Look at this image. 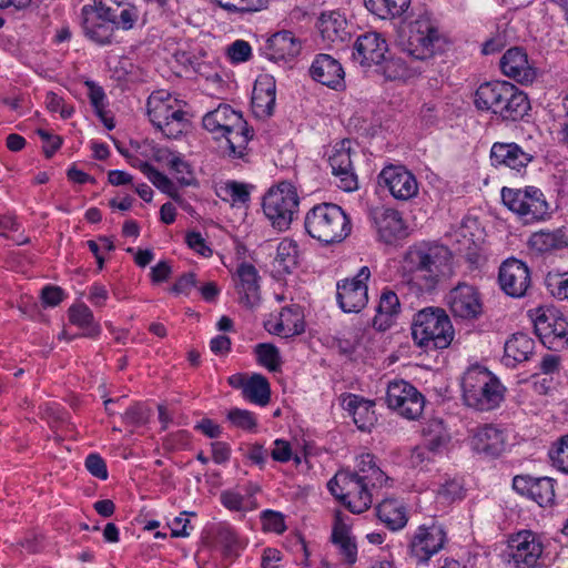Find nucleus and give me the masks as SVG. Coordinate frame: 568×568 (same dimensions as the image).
<instances>
[{
	"instance_id": "47",
	"label": "nucleus",
	"mask_w": 568,
	"mask_h": 568,
	"mask_svg": "<svg viewBox=\"0 0 568 568\" xmlns=\"http://www.w3.org/2000/svg\"><path fill=\"white\" fill-rule=\"evenodd\" d=\"M298 260V245L290 239H283L276 250L275 261L282 266V270L286 273H291L296 267Z\"/></svg>"
},
{
	"instance_id": "16",
	"label": "nucleus",
	"mask_w": 568,
	"mask_h": 568,
	"mask_svg": "<svg viewBox=\"0 0 568 568\" xmlns=\"http://www.w3.org/2000/svg\"><path fill=\"white\" fill-rule=\"evenodd\" d=\"M371 271L362 266L352 278H344L336 284V301L344 313H358L368 302L367 282Z\"/></svg>"
},
{
	"instance_id": "51",
	"label": "nucleus",
	"mask_w": 568,
	"mask_h": 568,
	"mask_svg": "<svg viewBox=\"0 0 568 568\" xmlns=\"http://www.w3.org/2000/svg\"><path fill=\"white\" fill-rule=\"evenodd\" d=\"M85 85L89 89L88 97L95 114L106 124L108 100L104 90L93 81H87Z\"/></svg>"
},
{
	"instance_id": "20",
	"label": "nucleus",
	"mask_w": 568,
	"mask_h": 568,
	"mask_svg": "<svg viewBox=\"0 0 568 568\" xmlns=\"http://www.w3.org/2000/svg\"><path fill=\"white\" fill-rule=\"evenodd\" d=\"M387 51V42L379 33L366 32L354 42L352 59L365 72H369L381 65Z\"/></svg>"
},
{
	"instance_id": "12",
	"label": "nucleus",
	"mask_w": 568,
	"mask_h": 568,
	"mask_svg": "<svg viewBox=\"0 0 568 568\" xmlns=\"http://www.w3.org/2000/svg\"><path fill=\"white\" fill-rule=\"evenodd\" d=\"M503 203L524 224H534L546 221L551 215V207L544 192L536 186L523 189H501Z\"/></svg>"
},
{
	"instance_id": "55",
	"label": "nucleus",
	"mask_w": 568,
	"mask_h": 568,
	"mask_svg": "<svg viewBox=\"0 0 568 568\" xmlns=\"http://www.w3.org/2000/svg\"><path fill=\"white\" fill-rule=\"evenodd\" d=\"M169 169L174 173L176 180L181 184H191V181L193 179L191 166L181 153L176 152L174 159L171 160Z\"/></svg>"
},
{
	"instance_id": "56",
	"label": "nucleus",
	"mask_w": 568,
	"mask_h": 568,
	"mask_svg": "<svg viewBox=\"0 0 568 568\" xmlns=\"http://www.w3.org/2000/svg\"><path fill=\"white\" fill-rule=\"evenodd\" d=\"M190 515L195 516V513L183 511L169 524L172 537L184 538L191 535L194 527L190 523Z\"/></svg>"
},
{
	"instance_id": "54",
	"label": "nucleus",
	"mask_w": 568,
	"mask_h": 568,
	"mask_svg": "<svg viewBox=\"0 0 568 568\" xmlns=\"http://www.w3.org/2000/svg\"><path fill=\"white\" fill-rule=\"evenodd\" d=\"M148 180L161 192L168 194L173 200H178V194L174 183L162 172L156 170L154 166L146 175Z\"/></svg>"
},
{
	"instance_id": "62",
	"label": "nucleus",
	"mask_w": 568,
	"mask_h": 568,
	"mask_svg": "<svg viewBox=\"0 0 568 568\" xmlns=\"http://www.w3.org/2000/svg\"><path fill=\"white\" fill-rule=\"evenodd\" d=\"M439 496L447 501L464 497V487L458 479H448L439 488Z\"/></svg>"
},
{
	"instance_id": "31",
	"label": "nucleus",
	"mask_w": 568,
	"mask_h": 568,
	"mask_svg": "<svg viewBox=\"0 0 568 568\" xmlns=\"http://www.w3.org/2000/svg\"><path fill=\"white\" fill-rule=\"evenodd\" d=\"M313 80L334 90L345 88V72L341 62L329 54H317L310 68Z\"/></svg>"
},
{
	"instance_id": "29",
	"label": "nucleus",
	"mask_w": 568,
	"mask_h": 568,
	"mask_svg": "<svg viewBox=\"0 0 568 568\" xmlns=\"http://www.w3.org/2000/svg\"><path fill=\"white\" fill-rule=\"evenodd\" d=\"M349 141H343L339 148L335 146L329 154L328 162L332 173L336 178L337 186L345 192L357 190V176L352 165Z\"/></svg>"
},
{
	"instance_id": "3",
	"label": "nucleus",
	"mask_w": 568,
	"mask_h": 568,
	"mask_svg": "<svg viewBox=\"0 0 568 568\" xmlns=\"http://www.w3.org/2000/svg\"><path fill=\"white\" fill-rule=\"evenodd\" d=\"M203 126L220 140V149L231 159L245 155L247 144L253 138V130L243 119L242 113L227 104H220L203 116Z\"/></svg>"
},
{
	"instance_id": "52",
	"label": "nucleus",
	"mask_w": 568,
	"mask_h": 568,
	"mask_svg": "<svg viewBox=\"0 0 568 568\" xmlns=\"http://www.w3.org/2000/svg\"><path fill=\"white\" fill-rule=\"evenodd\" d=\"M552 465L561 473L568 474V435L562 436L549 450Z\"/></svg>"
},
{
	"instance_id": "60",
	"label": "nucleus",
	"mask_w": 568,
	"mask_h": 568,
	"mask_svg": "<svg viewBox=\"0 0 568 568\" xmlns=\"http://www.w3.org/2000/svg\"><path fill=\"white\" fill-rule=\"evenodd\" d=\"M270 455L274 462L288 463L293 458V450L290 442L277 438L273 442V448Z\"/></svg>"
},
{
	"instance_id": "46",
	"label": "nucleus",
	"mask_w": 568,
	"mask_h": 568,
	"mask_svg": "<svg viewBox=\"0 0 568 568\" xmlns=\"http://www.w3.org/2000/svg\"><path fill=\"white\" fill-rule=\"evenodd\" d=\"M216 195L232 206H242L250 201L246 185L236 181H227L216 189Z\"/></svg>"
},
{
	"instance_id": "43",
	"label": "nucleus",
	"mask_w": 568,
	"mask_h": 568,
	"mask_svg": "<svg viewBox=\"0 0 568 568\" xmlns=\"http://www.w3.org/2000/svg\"><path fill=\"white\" fill-rule=\"evenodd\" d=\"M243 396L248 402L258 406H265L271 399L270 383L261 374H254L242 383Z\"/></svg>"
},
{
	"instance_id": "18",
	"label": "nucleus",
	"mask_w": 568,
	"mask_h": 568,
	"mask_svg": "<svg viewBox=\"0 0 568 568\" xmlns=\"http://www.w3.org/2000/svg\"><path fill=\"white\" fill-rule=\"evenodd\" d=\"M378 184L397 201H409L419 191L416 176L404 165L385 166L378 175Z\"/></svg>"
},
{
	"instance_id": "53",
	"label": "nucleus",
	"mask_w": 568,
	"mask_h": 568,
	"mask_svg": "<svg viewBox=\"0 0 568 568\" xmlns=\"http://www.w3.org/2000/svg\"><path fill=\"white\" fill-rule=\"evenodd\" d=\"M261 521L263 529L268 532H275L277 535L283 534L286 530L284 515L280 511L265 509L261 513Z\"/></svg>"
},
{
	"instance_id": "9",
	"label": "nucleus",
	"mask_w": 568,
	"mask_h": 568,
	"mask_svg": "<svg viewBox=\"0 0 568 568\" xmlns=\"http://www.w3.org/2000/svg\"><path fill=\"white\" fill-rule=\"evenodd\" d=\"M446 45L447 39L439 30L438 22L429 13H423L410 22L403 51L407 58L418 62L442 53Z\"/></svg>"
},
{
	"instance_id": "34",
	"label": "nucleus",
	"mask_w": 568,
	"mask_h": 568,
	"mask_svg": "<svg viewBox=\"0 0 568 568\" xmlns=\"http://www.w3.org/2000/svg\"><path fill=\"white\" fill-rule=\"evenodd\" d=\"M373 72L383 75L387 81H407L423 72L422 67L416 61H407L404 57H389L378 65Z\"/></svg>"
},
{
	"instance_id": "57",
	"label": "nucleus",
	"mask_w": 568,
	"mask_h": 568,
	"mask_svg": "<svg viewBox=\"0 0 568 568\" xmlns=\"http://www.w3.org/2000/svg\"><path fill=\"white\" fill-rule=\"evenodd\" d=\"M435 459L436 456L422 444L412 449L409 464L414 468L425 469Z\"/></svg>"
},
{
	"instance_id": "21",
	"label": "nucleus",
	"mask_w": 568,
	"mask_h": 568,
	"mask_svg": "<svg viewBox=\"0 0 568 568\" xmlns=\"http://www.w3.org/2000/svg\"><path fill=\"white\" fill-rule=\"evenodd\" d=\"M446 532L439 525L419 526L410 538V555L420 564H427L428 560L443 549L446 542Z\"/></svg>"
},
{
	"instance_id": "23",
	"label": "nucleus",
	"mask_w": 568,
	"mask_h": 568,
	"mask_svg": "<svg viewBox=\"0 0 568 568\" xmlns=\"http://www.w3.org/2000/svg\"><path fill=\"white\" fill-rule=\"evenodd\" d=\"M501 73L520 84H530L537 77V69L529 60L525 49L514 47L508 49L499 61Z\"/></svg>"
},
{
	"instance_id": "63",
	"label": "nucleus",
	"mask_w": 568,
	"mask_h": 568,
	"mask_svg": "<svg viewBox=\"0 0 568 568\" xmlns=\"http://www.w3.org/2000/svg\"><path fill=\"white\" fill-rule=\"evenodd\" d=\"M186 244L194 252L207 257L212 254V250L206 245V242L200 232H189L185 236Z\"/></svg>"
},
{
	"instance_id": "50",
	"label": "nucleus",
	"mask_w": 568,
	"mask_h": 568,
	"mask_svg": "<svg viewBox=\"0 0 568 568\" xmlns=\"http://www.w3.org/2000/svg\"><path fill=\"white\" fill-rule=\"evenodd\" d=\"M255 354L261 366L270 372H276L281 366V356L278 348L273 344L261 343L255 346Z\"/></svg>"
},
{
	"instance_id": "32",
	"label": "nucleus",
	"mask_w": 568,
	"mask_h": 568,
	"mask_svg": "<svg viewBox=\"0 0 568 568\" xmlns=\"http://www.w3.org/2000/svg\"><path fill=\"white\" fill-rule=\"evenodd\" d=\"M235 290L240 303L246 307H254L260 301V276L256 267L251 263H241L234 274Z\"/></svg>"
},
{
	"instance_id": "25",
	"label": "nucleus",
	"mask_w": 568,
	"mask_h": 568,
	"mask_svg": "<svg viewBox=\"0 0 568 568\" xmlns=\"http://www.w3.org/2000/svg\"><path fill=\"white\" fill-rule=\"evenodd\" d=\"M513 488L540 507L550 506L555 500V480L549 477L518 475L513 479Z\"/></svg>"
},
{
	"instance_id": "26",
	"label": "nucleus",
	"mask_w": 568,
	"mask_h": 568,
	"mask_svg": "<svg viewBox=\"0 0 568 568\" xmlns=\"http://www.w3.org/2000/svg\"><path fill=\"white\" fill-rule=\"evenodd\" d=\"M469 445L478 454L487 457H498L506 449V435L497 426L486 424L471 430Z\"/></svg>"
},
{
	"instance_id": "58",
	"label": "nucleus",
	"mask_w": 568,
	"mask_h": 568,
	"mask_svg": "<svg viewBox=\"0 0 568 568\" xmlns=\"http://www.w3.org/2000/svg\"><path fill=\"white\" fill-rule=\"evenodd\" d=\"M252 55V48L247 41L236 40L227 48V57L233 63L247 61Z\"/></svg>"
},
{
	"instance_id": "33",
	"label": "nucleus",
	"mask_w": 568,
	"mask_h": 568,
	"mask_svg": "<svg viewBox=\"0 0 568 568\" xmlns=\"http://www.w3.org/2000/svg\"><path fill=\"white\" fill-rule=\"evenodd\" d=\"M343 408L353 417L359 430H369L376 422L375 403L356 394H344L341 397Z\"/></svg>"
},
{
	"instance_id": "44",
	"label": "nucleus",
	"mask_w": 568,
	"mask_h": 568,
	"mask_svg": "<svg viewBox=\"0 0 568 568\" xmlns=\"http://www.w3.org/2000/svg\"><path fill=\"white\" fill-rule=\"evenodd\" d=\"M365 7L381 19H394L407 11L410 0H364Z\"/></svg>"
},
{
	"instance_id": "10",
	"label": "nucleus",
	"mask_w": 568,
	"mask_h": 568,
	"mask_svg": "<svg viewBox=\"0 0 568 568\" xmlns=\"http://www.w3.org/2000/svg\"><path fill=\"white\" fill-rule=\"evenodd\" d=\"M183 103L171 93L159 90L146 101V113L151 123L170 139L179 138L187 126Z\"/></svg>"
},
{
	"instance_id": "2",
	"label": "nucleus",
	"mask_w": 568,
	"mask_h": 568,
	"mask_svg": "<svg viewBox=\"0 0 568 568\" xmlns=\"http://www.w3.org/2000/svg\"><path fill=\"white\" fill-rule=\"evenodd\" d=\"M139 10L124 0H92L80 11V24L84 37L97 45H111L116 30L133 29Z\"/></svg>"
},
{
	"instance_id": "5",
	"label": "nucleus",
	"mask_w": 568,
	"mask_h": 568,
	"mask_svg": "<svg viewBox=\"0 0 568 568\" xmlns=\"http://www.w3.org/2000/svg\"><path fill=\"white\" fill-rule=\"evenodd\" d=\"M474 103L480 111L491 112L505 122L523 120L530 110L527 94L508 81H491L480 84Z\"/></svg>"
},
{
	"instance_id": "22",
	"label": "nucleus",
	"mask_w": 568,
	"mask_h": 568,
	"mask_svg": "<svg viewBox=\"0 0 568 568\" xmlns=\"http://www.w3.org/2000/svg\"><path fill=\"white\" fill-rule=\"evenodd\" d=\"M316 28L327 48L341 45L351 38V26L341 10L323 11L317 18Z\"/></svg>"
},
{
	"instance_id": "17",
	"label": "nucleus",
	"mask_w": 568,
	"mask_h": 568,
	"mask_svg": "<svg viewBox=\"0 0 568 568\" xmlns=\"http://www.w3.org/2000/svg\"><path fill=\"white\" fill-rule=\"evenodd\" d=\"M446 304L456 320L475 321L484 313L480 292L474 285L458 283L446 295Z\"/></svg>"
},
{
	"instance_id": "38",
	"label": "nucleus",
	"mask_w": 568,
	"mask_h": 568,
	"mask_svg": "<svg viewBox=\"0 0 568 568\" xmlns=\"http://www.w3.org/2000/svg\"><path fill=\"white\" fill-rule=\"evenodd\" d=\"M529 246L540 253L559 250L568 246V227H559L552 231L541 230L529 237Z\"/></svg>"
},
{
	"instance_id": "6",
	"label": "nucleus",
	"mask_w": 568,
	"mask_h": 568,
	"mask_svg": "<svg viewBox=\"0 0 568 568\" xmlns=\"http://www.w3.org/2000/svg\"><path fill=\"white\" fill-rule=\"evenodd\" d=\"M462 398L466 406L490 412L505 399L506 387L499 378L480 365L470 366L462 377Z\"/></svg>"
},
{
	"instance_id": "11",
	"label": "nucleus",
	"mask_w": 568,
	"mask_h": 568,
	"mask_svg": "<svg viewBox=\"0 0 568 568\" xmlns=\"http://www.w3.org/2000/svg\"><path fill=\"white\" fill-rule=\"evenodd\" d=\"M300 196L295 185L282 181L271 186L263 196L262 209L271 225L280 231H286L298 212Z\"/></svg>"
},
{
	"instance_id": "19",
	"label": "nucleus",
	"mask_w": 568,
	"mask_h": 568,
	"mask_svg": "<svg viewBox=\"0 0 568 568\" xmlns=\"http://www.w3.org/2000/svg\"><path fill=\"white\" fill-rule=\"evenodd\" d=\"M369 220L378 240L385 244H395L407 235V226L402 214L384 205L369 210Z\"/></svg>"
},
{
	"instance_id": "4",
	"label": "nucleus",
	"mask_w": 568,
	"mask_h": 568,
	"mask_svg": "<svg viewBox=\"0 0 568 568\" xmlns=\"http://www.w3.org/2000/svg\"><path fill=\"white\" fill-rule=\"evenodd\" d=\"M449 260L450 253L447 247L423 242L407 250L403 270L408 276V282L419 292H430L436 287Z\"/></svg>"
},
{
	"instance_id": "14",
	"label": "nucleus",
	"mask_w": 568,
	"mask_h": 568,
	"mask_svg": "<svg viewBox=\"0 0 568 568\" xmlns=\"http://www.w3.org/2000/svg\"><path fill=\"white\" fill-rule=\"evenodd\" d=\"M387 406L402 417L415 420L423 414L425 397L410 383L395 379L388 383L386 390Z\"/></svg>"
},
{
	"instance_id": "36",
	"label": "nucleus",
	"mask_w": 568,
	"mask_h": 568,
	"mask_svg": "<svg viewBox=\"0 0 568 568\" xmlns=\"http://www.w3.org/2000/svg\"><path fill=\"white\" fill-rule=\"evenodd\" d=\"M400 313V302L397 294L390 288L381 293L373 326L378 331H386Z\"/></svg>"
},
{
	"instance_id": "40",
	"label": "nucleus",
	"mask_w": 568,
	"mask_h": 568,
	"mask_svg": "<svg viewBox=\"0 0 568 568\" xmlns=\"http://www.w3.org/2000/svg\"><path fill=\"white\" fill-rule=\"evenodd\" d=\"M332 541L338 546L341 554L348 564H354L357 559V546L349 535V527L343 520L341 513L335 515Z\"/></svg>"
},
{
	"instance_id": "42",
	"label": "nucleus",
	"mask_w": 568,
	"mask_h": 568,
	"mask_svg": "<svg viewBox=\"0 0 568 568\" xmlns=\"http://www.w3.org/2000/svg\"><path fill=\"white\" fill-rule=\"evenodd\" d=\"M424 446L427 447L436 457L443 455L450 439L449 433L439 419H432L423 429Z\"/></svg>"
},
{
	"instance_id": "61",
	"label": "nucleus",
	"mask_w": 568,
	"mask_h": 568,
	"mask_svg": "<svg viewBox=\"0 0 568 568\" xmlns=\"http://www.w3.org/2000/svg\"><path fill=\"white\" fill-rule=\"evenodd\" d=\"M45 105L51 112H59L62 119H69L73 114V108L67 105L63 99L54 92L47 93Z\"/></svg>"
},
{
	"instance_id": "7",
	"label": "nucleus",
	"mask_w": 568,
	"mask_h": 568,
	"mask_svg": "<svg viewBox=\"0 0 568 568\" xmlns=\"http://www.w3.org/2000/svg\"><path fill=\"white\" fill-rule=\"evenodd\" d=\"M307 234L324 245L343 242L352 231V223L343 209L333 203L314 205L305 215Z\"/></svg>"
},
{
	"instance_id": "15",
	"label": "nucleus",
	"mask_w": 568,
	"mask_h": 568,
	"mask_svg": "<svg viewBox=\"0 0 568 568\" xmlns=\"http://www.w3.org/2000/svg\"><path fill=\"white\" fill-rule=\"evenodd\" d=\"M508 562L514 568H539L544 552L540 536L531 530H520L508 539Z\"/></svg>"
},
{
	"instance_id": "48",
	"label": "nucleus",
	"mask_w": 568,
	"mask_h": 568,
	"mask_svg": "<svg viewBox=\"0 0 568 568\" xmlns=\"http://www.w3.org/2000/svg\"><path fill=\"white\" fill-rule=\"evenodd\" d=\"M221 504L231 511L247 513L256 509L257 505L252 496L242 495L235 490H224L220 496Z\"/></svg>"
},
{
	"instance_id": "28",
	"label": "nucleus",
	"mask_w": 568,
	"mask_h": 568,
	"mask_svg": "<svg viewBox=\"0 0 568 568\" xmlns=\"http://www.w3.org/2000/svg\"><path fill=\"white\" fill-rule=\"evenodd\" d=\"M264 326L268 333L283 337L300 335L305 329L303 310L297 304L285 306L277 315H271Z\"/></svg>"
},
{
	"instance_id": "27",
	"label": "nucleus",
	"mask_w": 568,
	"mask_h": 568,
	"mask_svg": "<svg viewBox=\"0 0 568 568\" xmlns=\"http://www.w3.org/2000/svg\"><path fill=\"white\" fill-rule=\"evenodd\" d=\"M302 43L291 31H278L262 47L264 55L274 62H292L301 52Z\"/></svg>"
},
{
	"instance_id": "8",
	"label": "nucleus",
	"mask_w": 568,
	"mask_h": 568,
	"mask_svg": "<svg viewBox=\"0 0 568 568\" xmlns=\"http://www.w3.org/2000/svg\"><path fill=\"white\" fill-rule=\"evenodd\" d=\"M454 336L452 321L440 307H425L413 317L412 337L420 348L426 351L447 348Z\"/></svg>"
},
{
	"instance_id": "49",
	"label": "nucleus",
	"mask_w": 568,
	"mask_h": 568,
	"mask_svg": "<svg viewBox=\"0 0 568 568\" xmlns=\"http://www.w3.org/2000/svg\"><path fill=\"white\" fill-rule=\"evenodd\" d=\"M226 418L231 425L236 428L248 433L257 432V417L254 413L247 409H241L237 407L231 408L227 412Z\"/></svg>"
},
{
	"instance_id": "30",
	"label": "nucleus",
	"mask_w": 568,
	"mask_h": 568,
	"mask_svg": "<svg viewBox=\"0 0 568 568\" xmlns=\"http://www.w3.org/2000/svg\"><path fill=\"white\" fill-rule=\"evenodd\" d=\"M534 155L515 142H495L490 149V161L496 168L504 166L521 173Z\"/></svg>"
},
{
	"instance_id": "39",
	"label": "nucleus",
	"mask_w": 568,
	"mask_h": 568,
	"mask_svg": "<svg viewBox=\"0 0 568 568\" xmlns=\"http://www.w3.org/2000/svg\"><path fill=\"white\" fill-rule=\"evenodd\" d=\"M376 511L378 519L394 531L403 529L408 521L406 508L397 499H384L378 504Z\"/></svg>"
},
{
	"instance_id": "37",
	"label": "nucleus",
	"mask_w": 568,
	"mask_h": 568,
	"mask_svg": "<svg viewBox=\"0 0 568 568\" xmlns=\"http://www.w3.org/2000/svg\"><path fill=\"white\" fill-rule=\"evenodd\" d=\"M535 349V341L525 333L514 334L505 343L504 361L508 366H515L529 359Z\"/></svg>"
},
{
	"instance_id": "24",
	"label": "nucleus",
	"mask_w": 568,
	"mask_h": 568,
	"mask_svg": "<svg viewBox=\"0 0 568 568\" xmlns=\"http://www.w3.org/2000/svg\"><path fill=\"white\" fill-rule=\"evenodd\" d=\"M498 280L501 290L511 297H523L531 284L528 266L517 258H508L501 264Z\"/></svg>"
},
{
	"instance_id": "35",
	"label": "nucleus",
	"mask_w": 568,
	"mask_h": 568,
	"mask_svg": "<svg viewBox=\"0 0 568 568\" xmlns=\"http://www.w3.org/2000/svg\"><path fill=\"white\" fill-rule=\"evenodd\" d=\"M276 101V85L272 77L264 75L256 80L252 93V108L257 116L273 113Z\"/></svg>"
},
{
	"instance_id": "64",
	"label": "nucleus",
	"mask_w": 568,
	"mask_h": 568,
	"mask_svg": "<svg viewBox=\"0 0 568 568\" xmlns=\"http://www.w3.org/2000/svg\"><path fill=\"white\" fill-rule=\"evenodd\" d=\"M564 281L562 275H551L546 281L548 291L558 300H568V285L561 283Z\"/></svg>"
},
{
	"instance_id": "13",
	"label": "nucleus",
	"mask_w": 568,
	"mask_h": 568,
	"mask_svg": "<svg viewBox=\"0 0 568 568\" xmlns=\"http://www.w3.org/2000/svg\"><path fill=\"white\" fill-rule=\"evenodd\" d=\"M536 335L549 349H561L568 345V321L555 308L538 307L530 311Z\"/></svg>"
},
{
	"instance_id": "59",
	"label": "nucleus",
	"mask_w": 568,
	"mask_h": 568,
	"mask_svg": "<svg viewBox=\"0 0 568 568\" xmlns=\"http://www.w3.org/2000/svg\"><path fill=\"white\" fill-rule=\"evenodd\" d=\"M84 465H85V468L88 469V471L92 476H94L101 480H105L108 478L109 474H108L106 464H105L104 459L99 454L88 455L85 458Z\"/></svg>"
},
{
	"instance_id": "1",
	"label": "nucleus",
	"mask_w": 568,
	"mask_h": 568,
	"mask_svg": "<svg viewBox=\"0 0 568 568\" xmlns=\"http://www.w3.org/2000/svg\"><path fill=\"white\" fill-rule=\"evenodd\" d=\"M390 480L377 466L375 456L363 453L356 458L355 471H339L328 483L332 495L354 514H362L373 504L374 491Z\"/></svg>"
},
{
	"instance_id": "45",
	"label": "nucleus",
	"mask_w": 568,
	"mask_h": 568,
	"mask_svg": "<svg viewBox=\"0 0 568 568\" xmlns=\"http://www.w3.org/2000/svg\"><path fill=\"white\" fill-rule=\"evenodd\" d=\"M215 540L223 548V552L227 557L237 556L240 550L244 548V544L236 530L226 523L219 524Z\"/></svg>"
},
{
	"instance_id": "41",
	"label": "nucleus",
	"mask_w": 568,
	"mask_h": 568,
	"mask_svg": "<svg viewBox=\"0 0 568 568\" xmlns=\"http://www.w3.org/2000/svg\"><path fill=\"white\" fill-rule=\"evenodd\" d=\"M69 321L82 329V336L97 337L101 333L100 325L94 321L92 311L83 303L71 305L68 310Z\"/></svg>"
}]
</instances>
